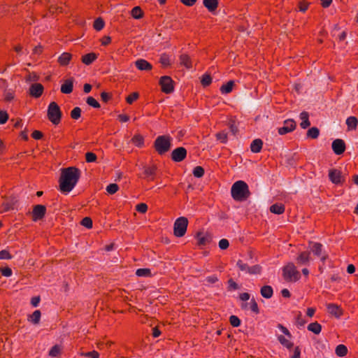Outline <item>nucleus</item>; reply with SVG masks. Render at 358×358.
Returning <instances> with one entry per match:
<instances>
[{"label":"nucleus","mask_w":358,"mask_h":358,"mask_svg":"<svg viewBox=\"0 0 358 358\" xmlns=\"http://www.w3.org/2000/svg\"><path fill=\"white\" fill-rule=\"evenodd\" d=\"M136 210L141 213H145L148 210V206L144 203H141L136 205Z\"/></svg>","instance_id":"55"},{"label":"nucleus","mask_w":358,"mask_h":358,"mask_svg":"<svg viewBox=\"0 0 358 358\" xmlns=\"http://www.w3.org/2000/svg\"><path fill=\"white\" fill-rule=\"evenodd\" d=\"M187 156V150L183 147L174 149L171 152V159L173 162H182Z\"/></svg>","instance_id":"11"},{"label":"nucleus","mask_w":358,"mask_h":358,"mask_svg":"<svg viewBox=\"0 0 358 358\" xmlns=\"http://www.w3.org/2000/svg\"><path fill=\"white\" fill-rule=\"evenodd\" d=\"M96 159V155L93 152H88L85 154V160L88 163L94 162Z\"/></svg>","instance_id":"52"},{"label":"nucleus","mask_w":358,"mask_h":358,"mask_svg":"<svg viewBox=\"0 0 358 358\" xmlns=\"http://www.w3.org/2000/svg\"><path fill=\"white\" fill-rule=\"evenodd\" d=\"M193 175L196 178H201L204 175V169L200 166H196L193 170Z\"/></svg>","instance_id":"44"},{"label":"nucleus","mask_w":358,"mask_h":358,"mask_svg":"<svg viewBox=\"0 0 358 358\" xmlns=\"http://www.w3.org/2000/svg\"><path fill=\"white\" fill-rule=\"evenodd\" d=\"M136 275L138 277H150L151 276V271L150 268H138L136 271Z\"/></svg>","instance_id":"38"},{"label":"nucleus","mask_w":358,"mask_h":358,"mask_svg":"<svg viewBox=\"0 0 358 358\" xmlns=\"http://www.w3.org/2000/svg\"><path fill=\"white\" fill-rule=\"evenodd\" d=\"M81 224L87 229H91L92 227V220L90 217H85L82 220Z\"/></svg>","instance_id":"53"},{"label":"nucleus","mask_w":358,"mask_h":358,"mask_svg":"<svg viewBox=\"0 0 358 358\" xmlns=\"http://www.w3.org/2000/svg\"><path fill=\"white\" fill-rule=\"evenodd\" d=\"M262 271V267L259 265H254L248 268L249 274H259Z\"/></svg>","instance_id":"49"},{"label":"nucleus","mask_w":358,"mask_h":358,"mask_svg":"<svg viewBox=\"0 0 358 358\" xmlns=\"http://www.w3.org/2000/svg\"><path fill=\"white\" fill-rule=\"evenodd\" d=\"M197 239H198V244L199 245H206L207 242V238L202 236L201 233L197 234Z\"/></svg>","instance_id":"62"},{"label":"nucleus","mask_w":358,"mask_h":358,"mask_svg":"<svg viewBox=\"0 0 358 358\" xmlns=\"http://www.w3.org/2000/svg\"><path fill=\"white\" fill-rule=\"evenodd\" d=\"M80 176L78 169L71 166L62 169L59 178V188L62 192H69L76 185Z\"/></svg>","instance_id":"1"},{"label":"nucleus","mask_w":358,"mask_h":358,"mask_svg":"<svg viewBox=\"0 0 358 358\" xmlns=\"http://www.w3.org/2000/svg\"><path fill=\"white\" fill-rule=\"evenodd\" d=\"M320 130L317 127H312L307 131V136L315 139L319 136Z\"/></svg>","instance_id":"39"},{"label":"nucleus","mask_w":358,"mask_h":358,"mask_svg":"<svg viewBox=\"0 0 358 358\" xmlns=\"http://www.w3.org/2000/svg\"><path fill=\"white\" fill-rule=\"evenodd\" d=\"M278 327L280 331L286 336H287L289 338H292V334H290L289 331L284 327L282 324H279L278 325Z\"/></svg>","instance_id":"63"},{"label":"nucleus","mask_w":358,"mask_h":358,"mask_svg":"<svg viewBox=\"0 0 358 358\" xmlns=\"http://www.w3.org/2000/svg\"><path fill=\"white\" fill-rule=\"evenodd\" d=\"M307 329L315 334H319L322 331V326L317 322H315L309 324Z\"/></svg>","instance_id":"28"},{"label":"nucleus","mask_w":358,"mask_h":358,"mask_svg":"<svg viewBox=\"0 0 358 358\" xmlns=\"http://www.w3.org/2000/svg\"><path fill=\"white\" fill-rule=\"evenodd\" d=\"M173 138L168 135H162L157 137L154 142V148L156 152L162 155L169 152L172 145Z\"/></svg>","instance_id":"3"},{"label":"nucleus","mask_w":358,"mask_h":358,"mask_svg":"<svg viewBox=\"0 0 358 358\" xmlns=\"http://www.w3.org/2000/svg\"><path fill=\"white\" fill-rule=\"evenodd\" d=\"M188 220L185 217H180L176 220L173 224V234L176 237H182L187 231Z\"/></svg>","instance_id":"6"},{"label":"nucleus","mask_w":358,"mask_h":358,"mask_svg":"<svg viewBox=\"0 0 358 358\" xmlns=\"http://www.w3.org/2000/svg\"><path fill=\"white\" fill-rule=\"evenodd\" d=\"M12 255L6 250H2L0 251V259H10Z\"/></svg>","instance_id":"56"},{"label":"nucleus","mask_w":358,"mask_h":358,"mask_svg":"<svg viewBox=\"0 0 358 358\" xmlns=\"http://www.w3.org/2000/svg\"><path fill=\"white\" fill-rule=\"evenodd\" d=\"M231 194L232 198L236 201H245L250 195L248 185L243 180H238L231 187Z\"/></svg>","instance_id":"2"},{"label":"nucleus","mask_w":358,"mask_h":358,"mask_svg":"<svg viewBox=\"0 0 358 358\" xmlns=\"http://www.w3.org/2000/svg\"><path fill=\"white\" fill-rule=\"evenodd\" d=\"M261 295L266 299H271L273 294V288L269 285H264L260 289Z\"/></svg>","instance_id":"23"},{"label":"nucleus","mask_w":358,"mask_h":358,"mask_svg":"<svg viewBox=\"0 0 358 358\" xmlns=\"http://www.w3.org/2000/svg\"><path fill=\"white\" fill-rule=\"evenodd\" d=\"M43 92V86L40 83L32 84L29 88L30 94L35 98L40 97Z\"/></svg>","instance_id":"14"},{"label":"nucleus","mask_w":358,"mask_h":358,"mask_svg":"<svg viewBox=\"0 0 358 358\" xmlns=\"http://www.w3.org/2000/svg\"><path fill=\"white\" fill-rule=\"evenodd\" d=\"M234 85V81H233V80H229V82L227 83V84L222 85L220 89L221 93L222 94L230 93L233 90Z\"/></svg>","instance_id":"31"},{"label":"nucleus","mask_w":358,"mask_h":358,"mask_svg":"<svg viewBox=\"0 0 358 358\" xmlns=\"http://www.w3.org/2000/svg\"><path fill=\"white\" fill-rule=\"evenodd\" d=\"M8 120V115L6 111L0 110V124H5Z\"/></svg>","instance_id":"58"},{"label":"nucleus","mask_w":358,"mask_h":358,"mask_svg":"<svg viewBox=\"0 0 358 358\" xmlns=\"http://www.w3.org/2000/svg\"><path fill=\"white\" fill-rule=\"evenodd\" d=\"M236 266L241 271H245L248 273V268H250V266L244 263L242 260H238L236 263Z\"/></svg>","instance_id":"50"},{"label":"nucleus","mask_w":358,"mask_h":358,"mask_svg":"<svg viewBox=\"0 0 358 358\" xmlns=\"http://www.w3.org/2000/svg\"><path fill=\"white\" fill-rule=\"evenodd\" d=\"M1 273L2 275L6 276V277H10L12 275V273H13L11 268H10L9 267H5V268H1Z\"/></svg>","instance_id":"60"},{"label":"nucleus","mask_w":358,"mask_h":358,"mask_svg":"<svg viewBox=\"0 0 358 358\" xmlns=\"http://www.w3.org/2000/svg\"><path fill=\"white\" fill-rule=\"evenodd\" d=\"M358 124V120L355 116H350L346 120V124L348 126V130H355L356 129Z\"/></svg>","instance_id":"27"},{"label":"nucleus","mask_w":358,"mask_h":358,"mask_svg":"<svg viewBox=\"0 0 358 358\" xmlns=\"http://www.w3.org/2000/svg\"><path fill=\"white\" fill-rule=\"evenodd\" d=\"M156 170L157 168L155 166H144L143 174L145 175V178L148 179V180H153L156 174Z\"/></svg>","instance_id":"16"},{"label":"nucleus","mask_w":358,"mask_h":358,"mask_svg":"<svg viewBox=\"0 0 358 358\" xmlns=\"http://www.w3.org/2000/svg\"><path fill=\"white\" fill-rule=\"evenodd\" d=\"M46 213V207L43 205H36L33 208L32 210V220L34 221H38L44 217Z\"/></svg>","instance_id":"9"},{"label":"nucleus","mask_w":358,"mask_h":358,"mask_svg":"<svg viewBox=\"0 0 358 358\" xmlns=\"http://www.w3.org/2000/svg\"><path fill=\"white\" fill-rule=\"evenodd\" d=\"M180 63L187 69H190L192 67L190 57L186 54H182L180 56Z\"/></svg>","instance_id":"29"},{"label":"nucleus","mask_w":358,"mask_h":358,"mask_svg":"<svg viewBox=\"0 0 358 358\" xmlns=\"http://www.w3.org/2000/svg\"><path fill=\"white\" fill-rule=\"evenodd\" d=\"M159 84L162 91L166 94H170L173 91V80L171 77L164 76L160 78Z\"/></svg>","instance_id":"8"},{"label":"nucleus","mask_w":358,"mask_h":358,"mask_svg":"<svg viewBox=\"0 0 358 358\" xmlns=\"http://www.w3.org/2000/svg\"><path fill=\"white\" fill-rule=\"evenodd\" d=\"M332 150L336 155H340L345 150V143L342 139H336L331 144Z\"/></svg>","instance_id":"12"},{"label":"nucleus","mask_w":358,"mask_h":358,"mask_svg":"<svg viewBox=\"0 0 358 358\" xmlns=\"http://www.w3.org/2000/svg\"><path fill=\"white\" fill-rule=\"evenodd\" d=\"M229 289L231 290H236L238 289V284L234 282L232 279L228 280Z\"/></svg>","instance_id":"64"},{"label":"nucleus","mask_w":358,"mask_h":358,"mask_svg":"<svg viewBox=\"0 0 358 358\" xmlns=\"http://www.w3.org/2000/svg\"><path fill=\"white\" fill-rule=\"evenodd\" d=\"M98 57L97 54L94 52H90L86 54L82 57V62L86 65H90L93 63Z\"/></svg>","instance_id":"22"},{"label":"nucleus","mask_w":358,"mask_h":358,"mask_svg":"<svg viewBox=\"0 0 358 358\" xmlns=\"http://www.w3.org/2000/svg\"><path fill=\"white\" fill-rule=\"evenodd\" d=\"M229 245V241L225 238H222L219 241V247L221 250H226Z\"/></svg>","instance_id":"59"},{"label":"nucleus","mask_w":358,"mask_h":358,"mask_svg":"<svg viewBox=\"0 0 358 358\" xmlns=\"http://www.w3.org/2000/svg\"><path fill=\"white\" fill-rule=\"evenodd\" d=\"M73 89V80L72 78L67 79L61 86V92L64 94H70Z\"/></svg>","instance_id":"17"},{"label":"nucleus","mask_w":358,"mask_h":358,"mask_svg":"<svg viewBox=\"0 0 358 358\" xmlns=\"http://www.w3.org/2000/svg\"><path fill=\"white\" fill-rule=\"evenodd\" d=\"M211 83H212V78L210 77V75H208V74L203 75L201 80V83L203 87H207V86L210 85Z\"/></svg>","instance_id":"41"},{"label":"nucleus","mask_w":358,"mask_h":358,"mask_svg":"<svg viewBox=\"0 0 358 358\" xmlns=\"http://www.w3.org/2000/svg\"><path fill=\"white\" fill-rule=\"evenodd\" d=\"M81 115V109L80 107H75L71 111V117L73 120H78L80 117Z\"/></svg>","instance_id":"45"},{"label":"nucleus","mask_w":358,"mask_h":358,"mask_svg":"<svg viewBox=\"0 0 358 358\" xmlns=\"http://www.w3.org/2000/svg\"><path fill=\"white\" fill-rule=\"evenodd\" d=\"M310 250L314 255L320 258V260L324 263L328 258V255L323 251V245L320 243H310Z\"/></svg>","instance_id":"7"},{"label":"nucleus","mask_w":358,"mask_h":358,"mask_svg":"<svg viewBox=\"0 0 358 358\" xmlns=\"http://www.w3.org/2000/svg\"><path fill=\"white\" fill-rule=\"evenodd\" d=\"M310 261V253L308 251L301 252L296 257V263L299 265H308Z\"/></svg>","instance_id":"15"},{"label":"nucleus","mask_w":358,"mask_h":358,"mask_svg":"<svg viewBox=\"0 0 358 358\" xmlns=\"http://www.w3.org/2000/svg\"><path fill=\"white\" fill-rule=\"evenodd\" d=\"M131 142L138 148H141L144 145V138L141 134L134 135L131 138Z\"/></svg>","instance_id":"32"},{"label":"nucleus","mask_w":358,"mask_h":358,"mask_svg":"<svg viewBox=\"0 0 358 358\" xmlns=\"http://www.w3.org/2000/svg\"><path fill=\"white\" fill-rule=\"evenodd\" d=\"M327 310L331 315L335 316L337 318L340 317L343 314V312L340 307L334 303L328 304Z\"/></svg>","instance_id":"19"},{"label":"nucleus","mask_w":358,"mask_h":358,"mask_svg":"<svg viewBox=\"0 0 358 358\" xmlns=\"http://www.w3.org/2000/svg\"><path fill=\"white\" fill-rule=\"evenodd\" d=\"M138 96L139 94L138 92H133L127 97L126 101L129 104H131L138 99Z\"/></svg>","instance_id":"51"},{"label":"nucleus","mask_w":358,"mask_h":358,"mask_svg":"<svg viewBox=\"0 0 358 358\" xmlns=\"http://www.w3.org/2000/svg\"><path fill=\"white\" fill-rule=\"evenodd\" d=\"M86 102L88 105L90 106L95 108H99L100 104L92 96H88L87 98Z\"/></svg>","instance_id":"43"},{"label":"nucleus","mask_w":358,"mask_h":358,"mask_svg":"<svg viewBox=\"0 0 358 358\" xmlns=\"http://www.w3.org/2000/svg\"><path fill=\"white\" fill-rule=\"evenodd\" d=\"M131 14L134 19L137 20L141 19L143 17V12L141 10V7L139 6H135L134 8H133L131 11Z\"/></svg>","instance_id":"34"},{"label":"nucleus","mask_w":358,"mask_h":358,"mask_svg":"<svg viewBox=\"0 0 358 358\" xmlns=\"http://www.w3.org/2000/svg\"><path fill=\"white\" fill-rule=\"evenodd\" d=\"M229 322L231 326L234 327H238L241 324L240 319L236 315H231L229 317Z\"/></svg>","instance_id":"48"},{"label":"nucleus","mask_w":358,"mask_h":358,"mask_svg":"<svg viewBox=\"0 0 358 358\" xmlns=\"http://www.w3.org/2000/svg\"><path fill=\"white\" fill-rule=\"evenodd\" d=\"M282 276L287 282H296L301 278V273L293 263H288L282 268Z\"/></svg>","instance_id":"4"},{"label":"nucleus","mask_w":358,"mask_h":358,"mask_svg":"<svg viewBox=\"0 0 358 358\" xmlns=\"http://www.w3.org/2000/svg\"><path fill=\"white\" fill-rule=\"evenodd\" d=\"M14 201H5L1 204V208L0 212L4 213L13 209Z\"/></svg>","instance_id":"36"},{"label":"nucleus","mask_w":358,"mask_h":358,"mask_svg":"<svg viewBox=\"0 0 358 358\" xmlns=\"http://www.w3.org/2000/svg\"><path fill=\"white\" fill-rule=\"evenodd\" d=\"M250 308L255 314H258L259 313L257 303L255 301L254 299H252L250 302Z\"/></svg>","instance_id":"54"},{"label":"nucleus","mask_w":358,"mask_h":358,"mask_svg":"<svg viewBox=\"0 0 358 358\" xmlns=\"http://www.w3.org/2000/svg\"><path fill=\"white\" fill-rule=\"evenodd\" d=\"M203 6L210 13H213L215 10H216V9L218 7V1L217 0H203Z\"/></svg>","instance_id":"21"},{"label":"nucleus","mask_w":358,"mask_h":358,"mask_svg":"<svg viewBox=\"0 0 358 358\" xmlns=\"http://www.w3.org/2000/svg\"><path fill=\"white\" fill-rule=\"evenodd\" d=\"M82 355L84 357H86L99 358V352L95 350H93L92 352L82 353Z\"/></svg>","instance_id":"57"},{"label":"nucleus","mask_w":358,"mask_h":358,"mask_svg":"<svg viewBox=\"0 0 358 358\" xmlns=\"http://www.w3.org/2000/svg\"><path fill=\"white\" fill-rule=\"evenodd\" d=\"M71 54L69 52H63L58 58V62L62 66H66L71 61Z\"/></svg>","instance_id":"25"},{"label":"nucleus","mask_w":358,"mask_h":358,"mask_svg":"<svg viewBox=\"0 0 358 358\" xmlns=\"http://www.w3.org/2000/svg\"><path fill=\"white\" fill-rule=\"evenodd\" d=\"M336 354L338 357H344L348 353V348L345 345L340 344L336 348Z\"/></svg>","instance_id":"35"},{"label":"nucleus","mask_w":358,"mask_h":358,"mask_svg":"<svg viewBox=\"0 0 358 358\" xmlns=\"http://www.w3.org/2000/svg\"><path fill=\"white\" fill-rule=\"evenodd\" d=\"M48 120L54 124L57 125L62 118V112L58 106L55 102H51L48 108Z\"/></svg>","instance_id":"5"},{"label":"nucleus","mask_w":358,"mask_h":358,"mask_svg":"<svg viewBox=\"0 0 358 358\" xmlns=\"http://www.w3.org/2000/svg\"><path fill=\"white\" fill-rule=\"evenodd\" d=\"M296 128V122L292 119L286 120L284 121L283 127L278 128V134L280 135H285L294 130Z\"/></svg>","instance_id":"10"},{"label":"nucleus","mask_w":358,"mask_h":358,"mask_svg":"<svg viewBox=\"0 0 358 358\" xmlns=\"http://www.w3.org/2000/svg\"><path fill=\"white\" fill-rule=\"evenodd\" d=\"M329 180L334 184L342 183V176L340 171L337 169H331L329 171Z\"/></svg>","instance_id":"13"},{"label":"nucleus","mask_w":358,"mask_h":358,"mask_svg":"<svg viewBox=\"0 0 358 358\" xmlns=\"http://www.w3.org/2000/svg\"><path fill=\"white\" fill-rule=\"evenodd\" d=\"M285 206L282 203H274L270 206V211L272 213L281 215L285 212Z\"/></svg>","instance_id":"24"},{"label":"nucleus","mask_w":358,"mask_h":358,"mask_svg":"<svg viewBox=\"0 0 358 358\" xmlns=\"http://www.w3.org/2000/svg\"><path fill=\"white\" fill-rule=\"evenodd\" d=\"M300 118L302 120L300 126L302 129H306L310 125V122L309 121V115L307 112L303 111L300 114Z\"/></svg>","instance_id":"26"},{"label":"nucleus","mask_w":358,"mask_h":358,"mask_svg":"<svg viewBox=\"0 0 358 358\" xmlns=\"http://www.w3.org/2000/svg\"><path fill=\"white\" fill-rule=\"evenodd\" d=\"M41 316V311L39 310H36L31 315H29L28 320L34 324H37L40 322Z\"/></svg>","instance_id":"30"},{"label":"nucleus","mask_w":358,"mask_h":358,"mask_svg":"<svg viewBox=\"0 0 358 358\" xmlns=\"http://www.w3.org/2000/svg\"><path fill=\"white\" fill-rule=\"evenodd\" d=\"M104 21L101 17H98L94 20L93 27L96 31H101L104 27Z\"/></svg>","instance_id":"40"},{"label":"nucleus","mask_w":358,"mask_h":358,"mask_svg":"<svg viewBox=\"0 0 358 358\" xmlns=\"http://www.w3.org/2000/svg\"><path fill=\"white\" fill-rule=\"evenodd\" d=\"M278 340L281 345H282L286 348L290 350L294 346V343L287 339L285 336L280 335L278 336Z\"/></svg>","instance_id":"33"},{"label":"nucleus","mask_w":358,"mask_h":358,"mask_svg":"<svg viewBox=\"0 0 358 358\" xmlns=\"http://www.w3.org/2000/svg\"><path fill=\"white\" fill-rule=\"evenodd\" d=\"M217 140L220 141L222 143H226L227 141V134L225 131H222L216 134Z\"/></svg>","instance_id":"42"},{"label":"nucleus","mask_w":358,"mask_h":358,"mask_svg":"<svg viewBox=\"0 0 358 358\" xmlns=\"http://www.w3.org/2000/svg\"><path fill=\"white\" fill-rule=\"evenodd\" d=\"M119 187L115 183H111L106 187V191L110 194H113L117 192Z\"/></svg>","instance_id":"47"},{"label":"nucleus","mask_w":358,"mask_h":358,"mask_svg":"<svg viewBox=\"0 0 358 358\" xmlns=\"http://www.w3.org/2000/svg\"><path fill=\"white\" fill-rule=\"evenodd\" d=\"M135 64L136 68L141 71H150L152 68L151 64L143 59L136 60Z\"/></svg>","instance_id":"18"},{"label":"nucleus","mask_w":358,"mask_h":358,"mask_svg":"<svg viewBox=\"0 0 358 358\" xmlns=\"http://www.w3.org/2000/svg\"><path fill=\"white\" fill-rule=\"evenodd\" d=\"M159 62L164 66H168L170 65V58L169 56L166 54H162L159 59Z\"/></svg>","instance_id":"46"},{"label":"nucleus","mask_w":358,"mask_h":358,"mask_svg":"<svg viewBox=\"0 0 358 358\" xmlns=\"http://www.w3.org/2000/svg\"><path fill=\"white\" fill-rule=\"evenodd\" d=\"M62 351V347L59 345H54L49 351V356L51 357H58Z\"/></svg>","instance_id":"37"},{"label":"nucleus","mask_w":358,"mask_h":358,"mask_svg":"<svg viewBox=\"0 0 358 358\" xmlns=\"http://www.w3.org/2000/svg\"><path fill=\"white\" fill-rule=\"evenodd\" d=\"M263 146V141L260 138H256L250 144V150L254 153L261 152Z\"/></svg>","instance_id":"20"},{"label":"nucleus","mask_w":358,"mask_h":358,"mask_svg":"<svg viewBox=\"0 0 358 358\" xmlns=\"http://www.w3.org/2000/svg\"><path fill=\"white\" fill-rule=\"evenodd\" d=\"M306 323V321L302 317V315L299 313L296 317V324L299 327H303Z\"/></svg>","instance_id":"61"}]
</instances>
